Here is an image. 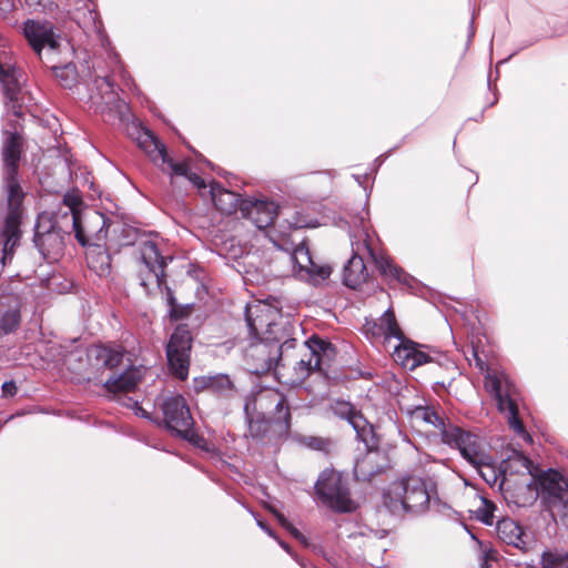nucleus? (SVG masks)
Listing matches in <instances>:
<instances>
[{
	"label": "nucleus",
	"mask_w": 568,
	"mask_h": 568,
	"mask_svg": "<svg viewBox=\"0 0 568 568\" xmlns=\"http://www.w3.org/2000/svg\"><path fill=\"white\" fill-rule=\"evenodd\" d=\"M257 525H258V526H260V527H261V528H262V529H263L267 535H270L271 537H274V538H275V536H274L273 531H272V530H271V529H270V528H268V527H267L263 521L257 520Z\"/></svg>",
	"instance_id": "nucleus-44"
},
{
	"label": "nucleus",
	"mask_w": 568,
	"mask_h": 568,
	"mask_svg": "<svg viewBox=\"0 0 568 568\" xmlns=\"http://www.w3.org/2000/svg\"><path fill=\"white\" fill-rule=\"evenodd\" d=\"M103 82L106 84L108 88H110L112 90V84H111L109 78H103Z\"/></svg>",
	"instance_id": "nucleus-46"
},
{
	"label": "nucleus",
	"mask_w": 568,
	"mask_h": 568,
	"mask_svg": "<svg viewBox=\"0 0 568 568\" xmlns=\"http://www.w3.org/2000/svg\"><path fill=\"white\" fill-rule=\"evenodd\" d=\"M72 19L87 36L101 37L102 21L91 0L80 1L72 11Z\"/></svg>",
	"instance_id": "nucleus-21"
},
{
	"label": "nucleus",
	"mask_w": 568,
	"mask_h": 568,
	"mask_svg": "<svg viewBox=\"0 0 568 568\" xmlns=\"http://www.w3.org/2000/svg\"><path fill=\"white\" fill-rule=\"evenodd\" d=\"M197 390L207 389L214 393H225L231 390L232 382L226 375L203 376L194 379Z\"/></svg>",
	"instance_id": "nucleus-29"
},
{
	"label": "nucleus",
	"mask_w": 568,
	"mask_h": 568,
	"mask_svg": "<svg viewBox=\"0 0 568 568\" xmlns=\"http://www.w3.org/2000/svg\"><path fill=\"white\" fill-rule=\"evenodd\" d=\"M305 445L315 450L327 452L331 442L327 438L310 436L305 438Z\"/></svg>",
	"instance_id": "nucleus-36"
},
{
	"label": "nucleus",
	"mask_w": 568,
	"mask_h": 568,
	"mask_svg": "<svg viewBox=\"0 0 568 568\" xmlns=\"http://www.w3.org/2000/svg\"><path fill=\"white\" fill-rule=\"evenodd\" d=\"M241 211L260 230L272 225L275 216L281 214L274 202L263 200L242 203Z\"/></svg>",
	"instance_id": "nucleus-22"
},
{
	"label": "nucleus",
	"mask_w": 568,
	"mask_h": 568,
	"mask_svg": "<svg viewBox=\"0 0 568 568\" xmlns=\"http://www.w3.org/2000/svg\"><path fill=\"white\" fill-rule=\"evenodd\" d=\"M23 32L32 49L40 53L44 47L55 49L58 47V38L53 32V27L50 22H40L28 20L24 23Z\"/></svg>",
	"instance_id": "nucleus-17"
},
{
	"label": "nucleus",
	"mask_w": 568,
	"mask_h": 568,
	"mask_svg": "<svg viewBox=\"0 0 568 568\" xmlns=\"http://www.w3.org/2000/svg\"><path fill=\"white\" fill-rule=\"evenodd\" d=\"M274 407V418L277 422L284 420L286 425H288V420L291 418V414L288 410V406L284 396L275 390H263L260 392L253 398H247L245 403V413L247 418L250 419V433L252 436H258V432L255 430V427L260 428V422L254 423L253 414H257L262 416V423L266 422V413L271 407Z\"/></svg>",
	"instance_id": "nucleus-6"
},
{
	"label": "nucleus",
	"mask_w": 568,
	"mask_h": 568,
	"mask_svg": "<svg viewBox=\"0 0 568 568\" xmlns=\"http://www.w3.org/2000/svg\"><path fill=\"white\" fill-rule=\"evenodd\" d=\"M161 409L166 428L187 438L193 430L194 420L185 398L182 395H171L162 402Z\"/></svg>",
	"instance_id": "nucleus-10"
},
{
	"label": "nucleus",
	"mask_w": 568,
	"mask_h": 568,
	"mask_svg": "<svg viewBox=\"0 0 568 568\" xmlns=\"http://www.w3.org/2000/svg\"><path fill=\"white\" fill-rule=\"evenodd\" d=\"M410 426L420 434H432L435 430L442 436L443 443L457 448L462 456L474 467L490 468L491 457L486 454L478 436L454 425L446 426L444 417L434 407L417 405L402 408Z\"/></svg>",
	"instance_id": "nucleus-2"
},
{
	"label": "nucleus",
	"mask_w": 568,
	"mask_h": 568,
	"mask_svg": "<svg viewBox=\"0 0 568 568\" xmlns=\"http://www.w3.org/2000/svg\"><path fill=\"white\" fill-rule=\"evenodd\" d=\"M22 81L23 73L21 69H18L11 62H0V83L8 100L6 105L8 112L11 111L16 118L21 115L19 101Z\"/></svg>",
	"instance_id": "nucleus-15"
},
{
	"label": "nucleus",
	"mask_w": 568,
	"mask_h": 568,
	"mask_svg": "<svg viewBox=\"0 0 568 568\" xmlns=\"http://www.w3.org/2000/svg\"><path fill=\"white\" fill-rule=\"evenodd\" d=\"M89 356L95 359L97 365L105 368H114L120 365L123 354L119 349L97 345L90 349Z\"/></svg>",
	"instance_id": "nucleus-28"
},
{
	"label": "nucleus",
	"mask_w": 568,
	"mask_h": 568,
	"mask_svg": "<svg viewBox=\"0 0 568 568\" xmlns=\"http://www.w3.org/2000/svg\"><path fill=\"white\" fill-rule=\"evenodd\" d=\"M187 179L199 189L205 187V182L199 175L191 173Z\"/></svg>",
	"instance_id": "nucleus-42"
},
{
	"label": "nucleus",
	"mask_w": 568,
	"mask_h": 568,
	"mask_svg": "<svg viewBox=\"0 0 568 568\" xmlns=\"http://www.w3.org/2000/svg\"><path fill=\"white\" fill-rule=\"evenodd\" d=\"M54 73L63 88H72L77 82L75 67L72 64L54 68Z\"/></svg>",
	"instance_id": "nucleus-32"
},
{
	"label": "nucleus",
	"mask_w": 568,
	"mask_h": 568,
	"mask_svg": "<svg viewBox=\"0 0 568 568\" xmlns=\"http://www.w3.org/2000/svg\"><path fill=\"white\" fill-rule=\"evenodd\" d=\"M192 336L186 325H179L166 345V358L171 373L180 379L189 375Z\"/></svg>",
	"instance_id": "nucleus-9"
},
{
	"label": "nucleus",
	"mask_w": 568,
	"mask_h": 568,
	"mask_svg": "<svg viewBox=\"0 0 568 568\" xmlns=\"http://www.w3.org/2000/svg\"><path fill=\"white\" fill-rule=\"evenodd\" d=\"M63 203L69 209V212L64 215L70 214L71 222L73 221L74 215H81L84 212V210L81 209V196L75 192L67 193L63 197Z\"/></svg>",
	"instance_id": "nucleus-33"
},
{
	"label": "nucleus",
	"mask_w": 568,
	"mask_h": 568,
	"mask_svg": "<svg viewBox=\"0 0 568 568\" xmlns=\"http://www.w3.org/2000/svg\"><path fill=\"white\" fill-rule=\"evenodd\" d=\"M372 462V455H368L364 460L358 462L355 465L354 473L357 476V478L367 479L372 471H366L365 466L366 464H369Z\"/></svg>",
	"instance_id": "nucleus-37"
},
{
	"label": "nucleus",
	"mask_w": 568,
	"mask_h": 568,
	"mask_svg": "<svg viewBox=\"0 0 568 568\" xmlns=\"http://www.w3.org/2000/svg\"><path fill=\"white\" fill-rule=\"evenodd\" d=\"M124 405L133 408L135 410L136 415L146 417L145 410L141 406H139V403L136 400H132L131 398H128V403H124Z\"/></svg>",
	"instance_id": "nucleus-39"
},
{
	"label": "nucleus",
	"mask_w": 568,
	"mask_h": 568,
	"mask_svg": "<svg viewBox=\"0 0 568 568\" xmlns=\"http://www.w3.org/2000/svg\"><path fill=\"white\" fill-rule=\"evenodd\" d=\"M538 568H568V552L544 551L538 561Z\"/></svg>",
	"instance_id": "nucleus-31"
},
{
	"label": "nucleus",
	"mask_w": 568,
	"mask_h": 568,
	"mask_svg": "<svg viewBox=\"0 0 568 568\" xmlns=\"http://www.w3.org/2000/svg\"><path fill=\"white\" fill-rule=\"evenodd\" d=\"M280 317L277 310L261 302L248 305L245 312L247 327L254 339L281 342L284 334H280L282 325L276 322Z\"/></svg>",
	"instance_id": "nucleus-7"
},
{
	"label": "nucleus",
	"mask_w": 568,
	"mask_h": 568,
	"mask_svg": "<svg viewBox=\"0 0 568 568\" xmlns=\"http://www.w3.org/2000/svg\"><path fill=\"white\" fill-rule=\"evenodd\" d=\"M485 388L494 395L498 409L507 414L509 426L526 442H531L530 435L518 418V409L514 399L515 388L506 374L503 371L487 369Z\"/></svg>",
	"instance_id": "nucleus-5"
},
{
	"label": "nucleus",
	"mask_w": 568,
	"mask_h": 568,
	"mask_svg": "<svg viewBox=\"0 0 568 568\" xmlns=\"http://www.w3.org/2000/svg\"><path fill=\"white\" fill-rule=\"evenodd\" d=\"M138 145L149 155V158L165 170L164 165L172 174L187 178L191 173L187 163H174L168 155L165 146L148 130H142L136 139Z\"/></svg>",
	"instance_id": "nucleus-14"
},
{
	"label": "nucleus",
	"mask_w": 568,
	"mask_h": 568,
	"mask_svg": "<svg viewBox=\"0 0 568 568\" xmlns=\"http://www.w3.org/2000/svg\"><path fill=\"white\" fill-rule=\"evenodd\" d=\"M329 347V344H327L324 341H321L318 338H312L310 339V354L308 358H301L298 362V365L302 369L311 372L314 369H318L321 365V356L320 352H325L326 348Z\"/></svg>",
	"instance_id": "nucleus-30"
},
{
	"label": "nucleus",
	"mask_w": 568,
	"mask_h": 568,
	"mask_svg": "<svg viewBox=\"0 0 568 568\" xmlns=\"http://www.w3.org/2000/svg\"><path fill=\"white\" fill-rule=\"evenodd\" d=\"M321 500L329 508L348 513L355 509L349 491L342 475L334 470H324L315 485Z\"/></svg>",
	"instance_id": "nucleus-8"
},
{
	"label": "nucleus",
	"mask_w": 568,
	"mask_h": 568,
	"mask_svg": "<svg viewBox=\"0 0 568 568\" xmlns=\"http://www.w3.org/2000/svg\"><path fill=\"white\" fill-rule=\"evenodd\" d=\"M4 396H13L17 393V386L13 382H6L2 385Z\"/></svg>",
	"instance_id": "nucleus-38"
},
{
	"label": "nucleus",
	"mask_w": 568,
	"mask_h": 568,
	"mask_svg": "<svg viewBox=\"0 0 568 568\" xmlns=\"http://www.w3.org/2000/svg\"><path fill=\"white\" fill-rule=\"evenodd\" d=\"M295 339L284 342L256 339L247 349V357L254 363V372H266L272 369L278 362L283 348L293 347Z\"/></svg>",
	"instance_id": "nucleus-13"
},
{
	"label": "nucleus",
	"mask_w": 568,
	"mask_h": 568,
	"mask_svg": "<svg viewBox=\"0 0 568 568\" xmlns=\"http://www.w3.org/2000/svg\"><path fill=\"white\" fill-rule=\"evenodd\" d=\"M354 239L355 241L352 242L353 255L344 266L343 272V283L346 286L357 288L366 282L368 273L364 263L365 255L375 263L384 276L408 284L409 276L395 265L387 255L378 252V239L363 221L362 227L356 231Z\"/></svg>",
	"instance_id": "nucleus-3"
},
{
	"label": "nucleus",
	"mask_w": 568,
	"mask_h": 568,
	"mask_svg": "<svg viewBox=\"0 0 568 568\" xmlns=\"http://www.w3.org/2000/svg\"><path fill=\"white\" fill-rule=\"evenodd\" d=\"M539 486L554 516H568V483L554 469L539 477Z\"/></svg>",
	"instance_id": "nucleus-11"
},
{
	"label": "nucleus",
	"mask_w": 568,
	"mask_h": 568,
	"mask_svg": "<svg viewBox=\"0 0 568 568\" xmlns=\"http://www.w3.org/2000/svg\"><path fill=\"white\" fill-rule=\"evenodd\" d=\"M72 227L81 245H99L106 237L108 219L95 210L85 209L81 215H74Z\"/></svg>",
	"instance_id": "nucleus-12"
},
{
	"label": "nucleus",
	"mask_w": 568,
	"mask_h": 568,
	"mask_svg": "<svg viewBox=\"0 0 568 568\" xmlns=\"http://www.w3.org/2000/svg\"><path fill=\"white\" fill-rule=\"evenodd\" d=\"M291 261L294 264V272L304 277V274L317 276L325 280L331 275L329 266H318L311 257L310 250L304 242H300L292 251Z\"/></svg>",
	"instance_id": "nucleus-20"
},
{
	"label": "nucleus",
	"mask_w": 568,
	"mask_h": 568,
	"mask_svg": "<svg viewBox=\"0 0 568 568\" xmlns=\"http://www.w3.org/2000/svg\"><path fill=\"white\" fill-rule=\"evenodd\" d=\"M398 344L394 346L392 353L393 359L406 369H415L417 366L426 364L430 361L428 354L419 348V345L405 338H397Z\"/></svg>",
	"instance_id": "nucleus-18"
},
{
	"label": "nucleus",
	"mask_w": 568,
	"mask_h": 568,
	"mask_svg": "<svg viewBox=\"0 0 568 568\" xmlns=\"http://www.w3.org/2000/svg\"><path fill=\"white\" fill-rule=\"evenodd\" d=\"M495 506L486 499H481V506L476 510V517L486 525H491Z\"/></svg>",
	"instance_id": "nucleus-34"
},
{
	"label": "nucleus",
	"mask_w": 568,
	"mask_h": 568,
	"mask_svg": "<svg viewBox=\"0 0 568 568\" xmlns=\"http://www.w3.org/2000/svg\"><path fill=\"white\" fill-rule=\"evenodd\" d=\"M497 534L498 537L508 545L520 549L526 546L523 527L513 519L507 518L498 521Z\"/></svg>",
	"instance_id": "nucleus-26"
},
{
	"label": "nucleus",
	"mask_w": 568,
	"mask_h": 568,
	"mask_svg": "<svg viewBox=\"0 0 568 568\" xmlns=\"http://www.w3.org/2000/svg\"><path fill=\"white\" fill-rule=\"evenodd\" d=\"M515 460L529 471L530 460L520 453H515Z\"/></svg>",
	"instance_id": "nucleus-41"
},
{
	"label": "nucleus",
	"mask_w": 568,
	"mask_h": 568,
	"mask_svg": "<svg viewBox=\"0 0 568 568\" xmlns=\"http://www.w3.org/2000/svg\"><path fill=\"white\" fill-rule=\"evenodd\" d=\"M287 224H288V226H287L288 230H293V229L297 230L302 226L300 221L296 217H294L293 221H287ZM285 236H286V227H284L283 231H280V237L284 239Z\"/></svg>",
	"instance_id": "nucleus-40"
},
{
	"label": "nucleus",
	"mask_w": 568,
	"mask_h": 568,
	"mask_svg": "<svg viewBox=\"0 0 568 568\" xmlns=\"http://www.w3.org/2000/svg\"><path fill=\"white\" fill-rule=\"evenodd\" d=\"M488 559H489V556L486 555L484 558H483V562L480 565V568H488Z\"/></svg>",
	"instance_id": "nucleus-45"
},
{
	"label": "nucleus",
	"mask_w": 568,
	"mask_h": 568,
	"mask_svg": "<svg viewBox=\"0 0 568 568\" xmlns=\"http://www.w3.org/2000/svg\"><path fill=\"white\" fill-rule=\"evenodd\" d=\"M21 154V136L17 133H4L2 159L3 180L8 193V213L0 227L1 263L6 265L12 258L13 250L21 237L20 220L24 193L16 179Z\"/></svg>",
	"instance_id": "nucleus-1"
},
{
	"label": "nucleus",
	"mask_w": 568,
	"mask_h": 568,
	"mask_svg": "<svg viewBox=\"0 0 568 568\" xmlns=\"http://www.w3.org/2000/svg\"><path fill=\"white\" fill-rule=\"evenodd\" d=\"M20 324V306L12 296L0 301V336L13 332Z\"/></svg>",
	"instance_id": "nucleus-24"
},
{
	"label": "nucleus",
	"mask_w": 568,
	"mask_h": 568,
	"mask_svg": "<svg viewBox=\"0 0 568 568\" xmlns=\"http://www.w3.org/2000/svg\"><path fill=\"white\" fill-rule=\"evenodd\" d=\"M473 355H474V358L476 361V365L481 369L484 371V366H485V363L483 362V359L478 356V353L477 351L474 348L473 349Z\"/></svg>",
	"instance_id": "nucleus-43"
},
{
	"label": "nucleus",
	"mask_w": 568,
	"mask_h": 568,
	"mask_svg": "<svg viewBox=\"0 0 568 568\" xmlns=\"http://www.w3.org/2000/svg\"><path fill=\"white\" fill-rule=\"evenodd\" d=\"M141 260L149 268L150 273L153 274L155 282L159 287L165 282L164 268L168 261H171V256L162 254L159 245L151 240L144 241L140 244Z\"/></svg>",
	"instance_id": "nucleus-19"
},
{
	"label": "nucleus",
	"mask_w": 568,
	"mask_h": 568,
	"mask_svg": "<svg viewBox=\"0 0 568 568\" xmlns=\"http://www.w3.org/2000/svg\"><path fill=\"white\" fill-rule=\"evenodd\" d=\"M331 409L333 414L339 418H344L348 420V423L353 426L358 437H364L367 432V420L364 418L362 413L357 412L354 406L344 400H336Z\"/></svg>",
	"instance_id": "nucleus-23"
},
{
	"label": "nucleus",
	"mask_w": 568,
	"mask_h": 568,
	"mask_svg": "<svg viewBox=\"0 0 568 568\" xmlns=\"http://www.w3.org/2000/svg\"><path fill=\"white\" fill-rule=\"evenodd\" d=\"M364 333L373 343H382L384 346L392 338H402L403 332L397 324L394 312L388 308L377 320L366 321L364 324Z\"/></svg>",
	"instance_id": "nucleus-16"
},
{
	"label": "nucleus",
	"mask_w": 568,
	"mask_h": 568,
	"mask_svg": "<svg viewBox=\"0 0 568 568\" xmlns=\"http://www.w3.org/2000/svg\"><path fill=\"white\" fill-rule=\"evenodd\" d=\"M271 513L275 516L280 525L288 530L292 536H294L296 539L301 540L302 542H306L304 536L285 518V516L277 511L275 508L270 507Z\"/></svg>",
	"instance_id": "nucleus-35"
},
{
	"label": "nucleus",
	"mask_w": 568,
	"mask_h": 568,
	"mask_svg": "<svg viewBox=\"0 0 568 568\" xmlns=\"http://www.w3.org/2000/svg\"><path fill=\"white\" fill-rule=\"evenodd\" d=\"M211 195L215 207L225 214L235 212L240 204L239 194L224 190L219 185H212Z\"/></svg>",
	"instance_id": "nucleus-27"
},
{
	"label": "nucleus",
	"mask_w": 568,
	"mask_h": 568,
	"mask_svg": "<svg viewBox=\"0 0 568 568\" xmlns=\"http://www.w3.org/2000/svg\"><path fill=\"white\" fill-rule=\"evenodd\" d=\"M430 491L425 479L407 476L393 483L384 494V504L393 514H419L428 508Z\"/></svg>",
	"instance_id": "nucleus-4"
},
{
	"label": "nucleus",
	"mask_w": 568,
	"mask_h": 568,
	"mask_svg": "<svg viewBox=\"0 0 568 568\" xmlns=\"http://www.w3.org/2000/svg\"><path fill=\"white\" fill-rule=\"evenodd\" d=\"M272 241H273V243H274L275 245H278L280 247H283V246L278 243V240H276V239L272 237Z\"/></svg>",
	"instance_id": "nucleus-47"
},
{
	"label": "nucleus",
	"mask_w": 568,
	"mask_h": 568,
	"mask_svg": "<svg viewBox=\"0 0 568 568\" xmlns=\"http://www.w3.org/2000/svg\"><path fill=\"white\" fill-rule=\"evenodd\" d=\"M142 379V371L132 367L118 377H111L104 383L108 392L113 394L129 393L136 388Z\"/></svg>",
	"instance_id": "nucleus-25"
},
{
	"label": "nucleus",
	"mask_w": 568,
	"mask_h": 568,
	"mask_svg": "<svg viewBox=\"0 0 568 568\" xmlns=\"http://www.w3.org/2000/svg\"><path fill=\"white\" fill-rule=\"evenodd\" d=\"M280 545H281V546H282L286 551H288V547H287V545H286V544H284V542H282V541H281V542H280Z\"/></svg>",
	"instance_id": "nucleus-48"
}]
</instances>
